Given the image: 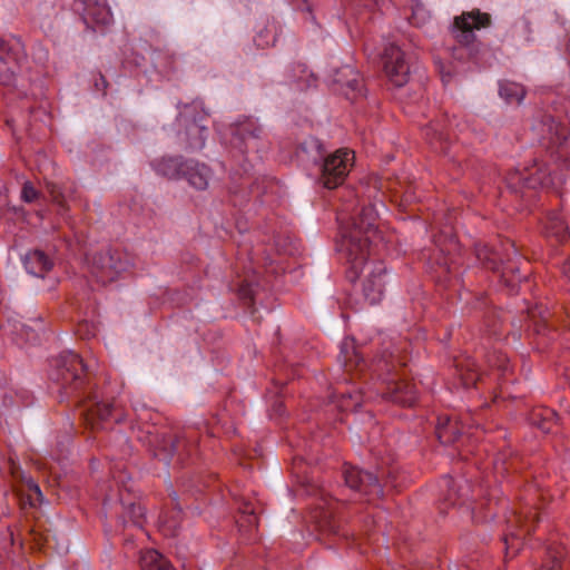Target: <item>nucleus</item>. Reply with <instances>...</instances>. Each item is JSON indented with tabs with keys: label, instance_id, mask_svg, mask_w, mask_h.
Here are the masks:
<instances>
[{
	"label": "nucleus",
	"instance_id": "nucleus-5",
	"mask_svg": "<svg viewBox=\"0 0 570 570\" xmlns=\"http://www.w3.org/2000/svg\"><path fill=\"white\" fill-rule=\"evenodd\" d=\"M58 376L62 384L78 387L86 376V366L82 358L76 353L61 355L57 361Z\"/></svg>",
	"mask_w": 570,
	"mask_h": 570
},
{
	"label": "nucleus",
	"instance_id": "nucleus-4",
	"mask_svg": "<svg viewBox=\"0 0 570 570\" xmlns=\"http://www.w3.org/2000/svg\"><path fill=\"white\" fill-rule=\"evenodd\" d=\"M382 67L385 77L395 87L404 86L410 78V66L404 51L391 43L382 53Z\"/></svg>",
	"mask_w": 570,
	"mask_h": 570
},
{
	"label": "nucleus",
	"instance_id": "nucleus-25",
	"mask_svg": "<svg viewBox=\"0 0 570 570\" xmlns=\"http://www.w3.org/2000/svg\"><path fill=\"white\" fill-rule=\"evenodd\" d=\"M28 491L27 502L30 507H37L42 503L43 497L42 492L37 483L33 481L28 482Z\"/></svg>",
	"mask_w": 570,
	"mask_h": 570
},
{
	"label": "nucleus",
	"instance_id": "nucleus-1",
	"mask_svg": "<svg viewBox=\"0 0 570 570\" xmlns=\"http://www.w3.org/2000/svg\"><path fill=\"white\" fill-rule=\"evenodd\" d=\"M340 252L348 264L347 277L355 281L362 277V293L370 304L382 301L387 283L386 267L381 261L367 262L370 239L375 234V213L372 207H364L357 217L348 222L340 215Z\"/></svg>",
	"mask_w": 570,
	"mask_h": 570
},
{
	"label": "nucleus",
	"instance_id": "nucleus-11",
	"mask_svg": "<svg viewBox=\"0 0 570 570\" xmlns=\"http://www.w3.org/2000/svg\"><path fill=\"white\" fill-rule=\"evenodd\" d=\"M547 236L554 237L557 242L570 240V226L560 213H550L544 223Z\"/></svg>",
	"mask_w": 570,
	"mask_h": 570
},
{
	"label": "nucleus",
	"instance_id": "nucleus-23",
	"mask_svg": "<svg viewBox=\"0 0 570 570\" xmlns=\"http://www.w3.org/2000/svg\"><path fill=\"white\" fill-rule=\"evenodd\" d=\"M564 552L563 549H558L553 554L551 550H548V558L539 570H561Z\"/></svg>",
	"mask_w": 570,
	"mask_h": 570
},
{
	"label": "nucleus",
	"instance_id": "nucleus-18",
	"mask_svg": "<svg viewBox=\"0 0 570 570\" xmlns=\"http://www.w3.org/2000/svg\"><path fill=\"white\" fill-rule=\"evenodd\" d=\"M530 420L534 426L544 433L552 432L557 425L556 413L547 407L533 410Z\"/></svg>",
	"mask_w": 570,
	"mask_h": 570
},
{
	"label": "nucleus",
	"instance_id": "nucleus-20",
	"mask_svg": "<svg viewBox=\"0 0 570 570\" xmlns=\"http://www.w3.org/2000/svg\"><path fill=\"white\" fill-rule=\"evenodd\" d=\"M500 95L503 97L508 102H518L520 104L524 96L525 90L524 88L515 82H505L500 86Z\"/></svg>",
	"mask_w": 570,
	"mask_h": 570
},
{
	"label": "nucleus",
	"instance_id": "nucleus-31",
	"mask_svg": "<svg viewBox=\"0 0 570 570\" xmlns=\"http://www.w3.org/2000/svg\"><path fill=\"white\" fill-rule=\"evenodd\" d=\"M20 58H21V57H19V56L17 55V56L14 57V60H16L17 62H19V61H20Z\"/></svg>",
	"mask_w": 570,
	"mask_h": 570
},
{
	"label": "nucleus",
	"instance_id": "nucleus-27",
	"mask_svg": "<svg viewBox=\"0 0 570 570\" xmlns=\"http://www.w3.org/2000/svg\"><path fill=\"white\" fill-rule=\"evenodd\" d=\"M425 135L432 145L436 144L438 141H442L444 139L443 134L436 132V130L432 126L426 128Z\"/></svg>",
	"mask_w": 570,
	"mask_h": 570
},
{
	"label": "nucleus",
	"instance_id": "nucleus-16",
	"mask_svg": "<svg viewBox=\"0 0 570 570\" xmlns=\"http://www.w3.org/2000/svg\"><path fill=\"white\" fill-rule=\"evenodd\" d=\"M341 362L346 372L362 371L364 360L361 357L356 346L353 343H344L341 350Z\"/></svg>",
	"mask_w": 570,
	"mask_h": 570
},
{
	"label": "nucleus",
	"instance_id": "nucleus-19",
	"mask_svg": "<svg viewBox=\"0 0 570 570\" xmlns=\"http://www.w3.org/2000/svg\"><path fill=\"white\" fill-rule=\"evenodd\" d=\"M186 176L195 188L205 189L208 185L209 168L204 164H196L194 167L188 168Z\"/></svg>",
	"mask_w": 570,
	"mask_h": 570
},
{
	"label": "nucleus",
	"instance_id": "nucleus-14",
	"mask_svg": "<svg viewBox=\"0 0 570 570\" xmlns=\"http://www.w3.org/2000/svg\"><path fill=\"white\" fill-rule=\"evenodd\" d=\"M115 407L111 403L100 402L95 404L87 413L86 420L92 429H99L100 423L107 422L115 417Z\"/></svg>",
	"mask_w": 570,
	"mask_h": 570
},
{
	"label": "nucleus",
	"instance_id": "nucleus-3",
	"mask_svg": "<svg viewBox=\"0 0 570 570\" xmlns=\"http://www.w3.org/2000/svg\"><path fill=\"white\" fill-rule=\"evenodd\" d=\"M490 24L491 16L474 9L454 18L452 33L459 45L470 46L475 41L473 31L488 28Z\"/></svg>",
	"mask_w": 570,
	"mask_h": 570
},
{
	"label": "nucleus",
	"instance_id": "nucleus-30",
	"mask_svg": "<svg viewBox=\"0 0 570 570\" xmlns=\"http://www.w3.org/2000/svg\"><path fill=\"white\" fill-rule=\"evenodd\" d=\"M87 326H88V324H87V323L79 324V326H78V333H79V334H81V333H82V330H83L85 327H87Z\"/></svg>",
	"mask_w": 570,
	"mask_h": 570
},
{
	"label": "nucleus",
	"instance_id": "nucleus-21",
	"mask_svg": "<svg viewBox=\"0 0 570 570\" xmlns=\"http://www.w3.org/2000/svg\"><path fill=\"white\" fill-rule=\"evenodd\" d=\"M46 190L48 191V194L51 198V202L59 207L60 212L66 213L69 210L67 199H66L60 186H58L55 183L47 181Z\"/></svg>",
	"mask_w": 570,
	"mask_h": 570
},
{
	"label": "nucleus",
	"instance_id": "nucleus-22",
	"mask_svg": "<svg viewBox=\"0 0 570 570\" xmlns=\"http://www.w3.org/2000/svg\"><path fill=\"white\" fill-rule=\"evenodd\" d=\"M478 259L489 269L495 271L498 268L495 254L487 246L480 245L476 247Z\"/></svg>",
	"mask_w": 570,
	"mask_h": 570
},
{
	"label": "nucleus",
	"instance_id": "nucleus-12",
	"mask_svg": "<svg viewBox=\"0 0 570 570\" xmlns=\"http://www.w3.org/2000/svg\"><path fill=\"white\" fill-rule=\"evenodd\" d=\"M236 523L239 531L250 535L258 528V517L255 512L254 504L248 501H242L238 505V517Z\"/></svg>",
	"mask_w": 570,
	"mask_h": 570
},
{
	"label": "nucleus",
	"instance_id": "nucleus-2",
	"mask_svg": "<svg viewBox=\"0 0 570 570\" xmlns=\"http://www.w3.org/2000/svg\"><path fill=\"white\" fill-rule=\"evenodd\" d=\"M354 161V153L338 149L327 156L322 167L320 181L325 188L334 189L341 186Z\"/></svg>",
	"mask_w": 570,
	"mask_h": 570
},
{
	"label": "nucleus",
	"instance_id": "nucleus-24",
	"mask_svg": "<svg viewBox=\"0 0 570 570\" xmlns=\"http://www.w3.org/2000/svg\"><path fill=\"white\" fill-rule=\"evenodd\" d=\"M361 403L362 395L358 392L355 394H342L340 400V406L343 411H355L358 406H361Z\"/></svg>",
	"mask_w": 570,
	"mask_h": 570
},
{
	"label": "nucleus",
	"instance_id": "nucleus-17",
	"mask_svg": "<svg viewBox=\"0 0 570 570\" xmlns=\"http://www.w3.org/2000/svg\"><path fill=\"white\" fill-rule=\"evenodd\" d=\"M140 567L141 570H175L164 556L153 549L141 552Z\"/></svg>",
	"mask_w": 570,
	"mask_h": 570
},
{
	"label": "nucleus",
	"instance_id": "nucleus-6",
	"mask_svg": "<svg viewBox=\"0 0 570 570\" xmlns=\"http://www.w3.org/2000/svg\"><path fill=\"white\" fill-rule=\"evenodd\" d=\"M382 399L402 406H412L417 400L416 387L410 382L390 381L386 383V387L382 392Z\"/></svg>",
	"mask_w": 570,
	"mask_h": 570
},
{
	"label": "nucleus",
	"instance_id": "nucleus-29",
	"mask_svg": "<svg viewBox=\"0 0 570 570\" xmlns=\"http://www.w3.org/2000/svg\"><path fill=\"white\" fill-rule=\"evenodd\" d=\"M562 271H563V274L570 281V258L563 264Z\"/></svg>",
	"mask_w": 570,
	"mask_h": 570
},
{
	"label": "nucleus",
	"instance_id": "nucleus-7",
	"mask_svg": "<svg viewBox=\"0 0 570 570\" xmlns=\"http://www.w3.org/2000/svg\"><path fill=\"white\" fill-rule=\"evenodd\" d=\"M82 18L87 24L108 26L112 21V13L106 0H80Z\"/></svg>",
	"mask_w": 570,
	"mask_h": 570
},
{
	"label": "nucleus",
	"instance_id": "nucleus-28",
	"mask_svg": "<svg viewBox=\"0 0 570 570\" xmlns=\"http://www.w3.org/2000/svg\"><path fill=\"white\" fill-rule=\"evenodd\" d=\"M346 73L352 76V78L347 82V86L353 90L360 89L361 81L357 78V73L352 68H346Z\"/></svg>",
	"mask_w": 570,
	"mask_h": 570
},
{
	"label": "nucleus",
	"instance_id": "nucleus-9",
	"mask_svg": "<svg viewBox=\"0 0 570 570\" xmlns=\"http://www.w3.org/2000/svg\"><path fill=\"white\" fill-rule=\"evenodd\" d=\"M514 519L520 528L519 532L510 531L503 538L507 553H509V550H511L513 556L519 551L521 547L520 539L525 534H530L534 530L533 522L538 520V513L537 511H531L529 515L524 518V520H521L518 515H515Z\"/></svg>",
	"mask_w": 570,
	"mask_h": 570
},
{
	"label": "nucleus",
	"instance_id": "nucleus-8",
	"mask_svg": "<svg viewBox=\"0 0 570 570\" xmlns=\"http://www.w3.org/2000/svg\"><path fill=\"white\" fill-rule=\"evenodd\" d=\"M344 475L346 484L354 490L363 491L365 494L381 492L377 478L370 472L352 468L347 469Z\"/></svg>",
	"mask_w": 570,
	"mask_h": 570
},
{
	"label": "nucleus",
	"instance_id": "nucleus-15",
	"mask_svg": "<svg viewBox=\"0 0 570 570\" xmlns=\"http://www.w3.org/2000/svg\"><path fill=\"white\" fill-rule=\"evenodd\" d=\"M455 372L464 387L475 385L480 377L476 364L471 358L459 361L455 365Z\"/></svg>",
	"mask_w": 570,
	"mask_h": 570
},
{
	"label": "nucleus",
	"instance_id": "nucleus-10",
	"mask_svg": "<svg viewBox=\"0 0 570 570\" xmlns=\"http://www.w3.org/2000/svg\"><path fill=\"white\" fill-rule=\"evenodd\" d=\"M469 432H461L460 422L449 417H440L436 426V435L441 443L452 444L470 438Z\"/></svg>",
	"mask_w": 570,
	"mask_h": 570
},
{
	"label": "nucleus",
	"instance_id": "nucleus-13",
	"mask_svg": "<svg viewBox=\"0 0 570 570\" xmlns=\"http://www.w3.org/2000/svg\"><path fill=\"white\" fill-rule=\"evenodd\" d=\"M24 265L30 274L43 277L52 267L49 257L41 250H33L26 256Z\"/></svg>",
	"mask_w": 570,
	"mask_h": 570
},
{
	"label": "nucleus",
	"instance_id": "nucleus-26",
	"mask_svg": "<svg viewBox=\"0 0 570 570\" xmlns=\"http://www.w3.org/2000/svg\"><path fill=\"white\" fill-rule=\"evenodd\" d=\"M39 194L30 181H26L22 187L21 198L26 203H32L38 198Z\"/></svg>",
	"mask_w": 570,
	"mask_h": 570
}]
</instances>
